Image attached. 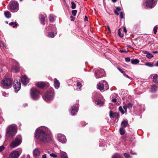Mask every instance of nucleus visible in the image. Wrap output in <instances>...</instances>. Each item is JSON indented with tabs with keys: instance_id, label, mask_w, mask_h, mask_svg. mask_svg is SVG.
Wrapping results in <instances>:
<instances>
[{
	"instance_id": "nucleus-58",
	"label": "nucleus",
	"mask_w": 158,
	"mask_h": 158,
	"mask_svg": "<svg viewBox=\"0 0 158 158\" xmlns=\"http://www.w3.org/2000/svg\"><path fill=\"white\" fill-rule=\"evenodd\" d=\"M42 158H47L46 154H45L43 155L42 156Z\"/></svg>"
},
{
	"instance_id": "nucleus-46",
	"label": "nucleus",
	"mask_w": 158,
	"mask_h": 158,
	"mask_svg": "<svg viewBox=\"0 0 158 158\" xmlns=\"http://www.w3.org/2000/svg\"><path fill=\"white\" fill-rule=\"evenodd\" d=\"M50 156L51 157H56L57 156V155H56L54 153H51V154H50Z\"/></svg>"
},
{
	"instance_id": "nucleus-34",
	"label": "nucleus",
	"mask_w": 158,
	"mask_h": 158,
	"mask_svg": "<svg viewBox=\"0 0 158 158\" xmlns=\"http://www.w3.org/2000/svg\"><path fill=\"white\" fill-rule=\"evenodd\" d=\"M48 37H50L51 38L54 37L55 36L54 33L53 32H49L48 33Z\"/></svg>"
},
{
	"instance_id": "nucleus-63",
	"label": "nucleus",
	"mask_w": 158,
	"mask_h": 158,
	"mask_svg": "<svg viewBox=\"0 0 158 158\" xmlns=\"http://www.w3.org/2000/svg\"><path fill=\"white\" fill-rule=\"evenodd\" d=\"M152 52L154 53H158V51H153Z\"/></svg>"
},
{
	"instance_id": "nucleus-2",
	"label": "nucleus",
	"mask_w": 158,
	"mask_h": 158,
	"mask_svg": "<svg viewBox=\"0 0 158 158\" xmlns=\"http://www.w3.org/2000/svg\"><path fill=\"white\" fill-rule=\"evenodd\" d=\"M17 131V127L14 124L8 126L6 131V135L7 137L12 138L16 134Z\"/></svg>"
},
{
	"instance_id": "nucleus-31",
	"label": "nucleus",
	"mask_w": 158,
	"mask_h": 158,
	"mask_svg": "<svg viewBox=\"0 0 158 158\" xmlns=\"http://www.w3.org/2000/svg\"><path fill=\"white\" fill-rule=\"evenodd\" d=\"M145 65L150 67H152L154 66L152 63L149 62L145 63Z\"/></svg>"
},
{
	"instance_id": "nucleus-29",
	"label": "nucleus",
	"mask_w": 158,
	"mask_h": 158,
	"mask_svg": "<svg viewBox=\"0 0 158 158\" xmlns=\"http://www.w3.org/2000/svg\"><path fill=\"white\" fill-rule=\"evenodd\" d=\"M112 158H124L119 154L116 153L114 154Z\"/></svg>"
},
{
	"instance_id": "nucleus-59",
	"label": "nucleus",
	"mask_w": 158,
	"mask_h": 158,
	"mask_svg": "<svg viewBox=\"0 0 158 158\" xmlns=\"http://www.w3.org/2000/svg\"><path fill=\"white\" fill-rule=\"evenodd\" d=\"M2 95L3 96H5L7 94L6 92H3L2 93Z\"/></svg>"
},
{
	"instance_id": "nucleus-22",
	"label": "nucleus",
	"mask_w": 158,
	"mask_h": 158,
	"mask_svg": "<svg viewBox=\"0 0 158 158\" xmlns=\"http://www.w3.org/2000/svg\"><path fill=\"white\" fill-rule=\"evenodd\" d=\"M4 15L5 17L8 19L11 17V14L9 11H6L4 12Z\"/></svg>"
},
{
	"instance_id": "nucleus-36",
	"label": "nucleus",
	"mask_w": 158,
	"mask_h": 158,
	"mask_svg": "<svg viewBox=\"0 0 158 158\" xmlns=\"http://www.w3.org/2000/svg\"><path fill=\"white\" fill-rule=\"evenodd\" d=\"M10 25L12 26L13 25V27H15L16 26H17L18 25V24L16 23V22L15 23L14 22H11L9 23Z\"/></svg>"
},
{
	"instance_id": "nucleus-19",
	"label": "nucleus",
	"mask_w": 158,
	"mask_h": 158,
	"mask_svg": "<svg viewBox=\"0 0 158 158\" xmlns=\"http://www.w3.org/2000/svg\"><path fill=\"white\" fill-rule=\"evenodd\" d=\"M60 83L59 81L56 78H55L54 79V86L56 89H58L60 87Z\"/></svg>"
},
{
	"instance_id": "nucleus-32",
	"label": "nucleus",
	"mask_w": 158,
	"mask_h": 158,
	"mask_svg": "<svg viewBox=\"0 0 158 158\" xmlns=\"http://www.w3.org/2000/svg\"><path fill=\"white\" fill-rule=\"evenodd\" d=\"M61 158H68L67 154L66 153L64 152L61 154Z\"/></svg>"
},
{
	"instance_id": "nucleus-9",
	"label": "nucleus",
	"mask_w": 158,
	"mask_h": 158,
	"mask_svg": "<svg viewBox=\"0 0 158 158\" xmlns=\"http://www.w3.org/2000/svg\"><path fill=\"white\" fill-rule=\"evenodd\" d=\"M94 71H95V76L97 78H100L105 76V73L103 69L100 68L95 69Z\"/></svg>"
},
{
	"instance_id": "nucleus-18",
	"label": "nucleus",
	"mask_w": 158,
	"mask_h": 158,
	"mask_svg": "<svg viewBox=\"0 0 158 158\" xmlns=\"http://www.w3.org/2000/svg\"><path fill=\"white\" fill-rule=\"evenodd\" d=\"M40 152L38 149H35L33 151V155L35 158L38 157L40 155Z\"/></svg>"
},
{
	"instance_id": "nucleus-52",
	"label": "nucleus",
	"mask_w": 158,
	"mask_h": 158,
	"mask_svg": "<svg viewBox=\"0 0 158 158\" xmlns=\"http://www.w3.org/2000/svg\"><path fill=\"white\" fill-rule=\"evenodd\" d=\"M118 70L120 72H121L122 73H123V74L124 73V72H123V71L120 68H118Z\"/></svg>"
},
{
	"instance_id": "nucleus-57",
	"label": "nucleus",
	"mask_w": 158,
	"mask_h": 158,
	"mask_svg": "<svg viewBox=\"0 0 158 158\" xmlns=\"http://www.w3.org/2000/svg\"><path fill=\"white\" fill-rule=\"evenodd\" d=\"M143 53L144 54H148L149 52L147 51H143Z\"/></svg>"
},
{
	"instance_id": "nucleus-1",
	"label": "nucleus",
	"mask_w": 158,
	"mask_h": 158,
	"mask_svg": "<svg viewBox=\"0 0 158 158\" xmlns=\"http://www.w3.org/2000/svg\"><path fill=\"white\" fill-rule=\"evenodd\" d=\"M35 137L39 141L44 142H50L52 140L51 134L47 133L46 131L41 128H37L35 131Z\"/></svg>"
},
{
	"instance_id": "nucleus-8",
	"label": "nucleus",
	"mask_w": 158,
	"mask_h": 158,
	"mask_svg": "<svg viewBox=\"0 0 158 158\" xmlns=\"http://www.w3.org/2000/svg\"><path fill=\"white\" fill-rule=\"evenodd\" d=\"M31 96L32 99L36 100L40 97V91L35 88H33L31 89Z\"/></svg>"
},
{
	"instance_id": "nucleus-60",
	"label": "nucleus",
	"mask_w": 158,
	"mask_h": 158,
	"mask_svg": "<svg viewBox=\"0 0 158 158\" xmlns=\"http://www.w3.org/2000/svg\"><path fill=\"white\" fill-rule=\"evenodd\" d=\"M107 28H108V29L109 31L110 32H111V31H110V27L109 26H108Z\"/></svg>"
},
{
	"instance_id": "nucleus-35",
	"label": "nucleus",
	"mask_w": 158,
	"mask_h": 158,
	"mask_svg": "<svg viewBox=\"0 0 158 158\" xmlns=\"http://www.w3.org/2000/svg\"><path fill=\"white\" fill-rule=\"evenodd\" d=\"M146 56L148 59H151L152 58L153 56L152 54L149 53L148 54L146 55Z\"/></svg>"
},
{
	"instance_id": "nucleus-25",
	"label": "nucleus",
	"mask_w": 158,
	"mask_h": 158,
	"mask_svg": "<svg viewBox=\"0 0 158 158\" xmlns=\"http://www.w3.org/2000/svg\"><path fill=\"white\" fill-rule=\"evenodd\" d=\"M40 19L42 23H43L45 20V17L44 15H41L40 16Z\"/></svg>"
},
{
	"instance_id": "nucleus-38",
	"label": "nucleus",
	"mask_w": 158,
	"mask_h": 158,
	"mask_svg": "<svg viewBox=\"0 0 158 158\" xmlns=\"http://www.w3.org/2000/svg\"><path fill=\"white\" fill-rule=\"evenodd\" d=\"M123 155L126 158H131V156H130L129 154L125 153H124Z\"/></svg>"
},
{
	"instance_id": "nucleus-21",
	"label": "nucleus",
	"mask_w": 158,
	"mask_h": 158,
	"mask_svg": "<svg viewBox=\"0 0 158 158\" xmlns=\"http://www.w3.org/2000/svg\"><path fill=\"white\" fill-rule=\"evenodd\" d=\"M153 76V81L155 83H156L157 85H158V81H157V79L158 78V75L157 74H153L152 75H151L150 76V77H152V76Z\"/></svg>"
},
{
	"instance_id": "nucleus-44",
	"label": "nucleus",
	"mask_w": 158,
	"mask_h": 158,
	"mask_svg": "<svg viewBox=\"0 0 158 158\" xmlns=\"http://www.w3.org/2000/svg\"><path fill=\"white\" fill-rule=\"evenodd\" d=\"M128 51V50L127 49V50H124V49L120 50H119V52L120 53H124V52H127Z\"/></svg>"
},
{
	"instance_id": "nucleus-49",
	"label": "nucleus",
	"mask_w": 158,
	"mask_h": 158,
	"mask_svg": "<svg viewBox=\"0 0 158 158\" xmlns=\"http://www.w3.org/2000/svg\"><path fill=\"white\" fill-rule=\"evenodd\" d=\"M125 60L127 62H129L131 60L130 58V57H126L125 58Z\"/></svg>"
},
{
	"instance_id": "nucleus-13",
	"label": "nucleus",
	"mask_w": 158,
	"mask_h": 158,
	"mask_svg": "<svg viewBox=\"0 0 158 158\" xmlns=\"http://www.w3.org/2000/svg\"><path fill=\"white\" fill-rule=\"evenodd\" d=\"M58 140L62 143H65L67 141L66 137L64 135L62 134H58L57 135Z\"/></svg>"
},
{
	"instance_id": "nucleus-10",
	"label": "nucleus",
	"mask_w": 158,
	"mask_h": 158,
	"mask_svg": "<svg viewBox=\"0 0 158 158\" xmlns=\"http://www.w3.org/2000/svg\"><path fill=\"white\" fill-rule=\"evenodd\" d=\"M157 1V0H146L144 2V5L147 7L152 8L155 6Z\"/></svg>"
},
{
	"instance_id": "nucleus-16",
	"label": "nucleus",
	"mask_w": 158,
	"mask_h": 158,
	"mask_svg": "<svg viewBox=\"0 0 158 158\" xmlns=\"http://www.w3.org/2000/svg\"><path fill=\"white\" fill-rule=\"evenodd\" d=\"M11 70L12 72L17 73L19 70V65L18 64H16L15 65H14L11 68Z\"/></svg>"
},
{
	"instance_id": "nucleus-26",
	"label": "nucleus",
	"mask_w": 158,
	"mask_h": 158,
	"mask_svg": "<svg viewBox=\"0 0 158 158\" xmlns=\"http://www.w3.org/2000/svg\"><path fill=\"white\" fill-rule=\"evenodd\" d=\"M128 124V122L126 121H123L121 123L122 126L124 127H127Z\"/></svg>"
},
{
	"instance_id": "nucleus-12",
	"label": "nucleus",
	"mask_w": 158,
	"mask_h": 158,
	"mask_svg": "<svg viewBox=\"0 0 158 158\" xmlns=\"http://www.w3.org/2000/svg\"><path fill=\"white\" fill-rule=\"evenodd\" d=\"M14 88L16 92L18 91L20 89L21 87V83L20 81H18V80H15L14 81Z\"/></svg>"
},
{
	"instance_id": "nucleus-24",
	"label": "nucleus",
	"mask_w": 158,
	"mask_h": 158,
	"mask_svg": "<svg viewBox=\"0 0 158 158\" xmlns=\"http://www.w3.org/2000/svg\"><path fill=\"white\" fill-rule=\"evenodd\" d=\"M115 120L118 119L119 118V114L117 112H115L113 114V117Z\"/></svg>"
},
{
	"instance_id": "nucleus-28",
	"label": "nucleus",
	"mask_w": 158,
	"mask_h": 158,
	"mask_svg": "<svg viewBox=\"0 0 158 158\" xmlns=\"http://www.w3.org/2000/svg\"><path fill=\"white\" fill-rule=\"evenodd\" d=\"M157 86L155 85H154L152 86L151 87V92L152 93L155 92L157 89Z\"/></svg>"
},
{
	"instance_id": "nucleus-27",
	"label": "nucleus",
	"mask_w": 158,
	"mask_h": 158,
	"mask_svg": "<svg viewBox=\"0 0 158 158\" xmlns=\"http://www.w3.org/2000/svg\"><path fill=\"white\" fill-rule=\"evenodd\" d=\"M119 131L121 135H123L125 133V130L123 127H121L120 128Z\"/></svg>"
},
{
	"instance_id": "nucleus-48",
	"label": "nucleus",
	"mask_w": 158,
	"mask_h": 158,
	"mask_svg": "<svg viewBox=\"0 0 158 158\" xmlns=\"http://www.w3.org/2000/svg\"><path fill=\"white\" fill-rule=\"evenodd\" d=\"M123 108L125 110V111L126 113L127 112V106L126 105L124 106H123Z\"/></svg>"
},
{
	"instance_id": "nucleus-39",
	"label": "nucleus",
	"mask_w": 158,
	"mask_h": 158,
	"mask_svg": "<svg viewBox=\"0 0 158 158\" xmlns=\"http://www.w3.org/2000/svg\"><path fill=\"white\" fill-rule=\"evenodd\" d=\"M71 8L72 9H74L76 7V4L73 2H71Z\"/></svg>"
},
{
	"instance_id": "nucleus-43",
	"label": "nucleus",
	"mask_w": 158,
	"mask_h": 158,
	"mask_svg": "<svg viewBox=\"0 0 158 158\" xmlns=\"http://www.w3.org/2000/svg\"><path fill=\"white\" fill-rule=\"evenodd\" d=\"M157 31V26H155L153 28L154 33L155 34H156Z\"/></svg>"
},
{
	"instance_id": "nucleus-62",
	"label": "nucleus",
	"mask_w": 158,
	"mask_h": 158,
	"mask_svg": "<svg viewBox=\"0 0 158 158\" xmlns=\"http://www.w3.org/2000/svg\"><path fill=\"white\" fill-rule=\"evenodd\" d=\"M123 30H124V31L126 32H127V31L125 27H124Z\"/></svg>"
},
{
	"instance_id": "nucleus-50",
	"label": "nucleus",
	"mask_w": 158,
	"mask_h": 158,
	"mask_svg": "<svg viewBox=\"0 0 158 158\" xmlns=\"http://www.w3.org/2000/svg\"><path fill=\"white\" fill-rule=\"evenodd\" d=\"M123 75H124V76L126 77H127V78H128L129 79H130V77L127 74H125L124 73L123 74Z\"/></svg>"
},
{
	"instance_id": "nucleus-30",
	"label": "nucleus",
	"mask_w": 158,
	"mask_h": 158,
	"mask_svg": "<svg viewBox=\"0 0 158 158\" xmlns=\"http://www.w3.org/2000/svg\"><path fill=\"white\" fill-rule=\"evenodd\" d=\"M120 10L121 8L120 7H117L116 9L114 10V11L115 14L117 15H119V13L118 12Z\"/></svg>"
},
{
	"instance_id": "nucleus-20",
	"label": "nucleus",
	"mask_w": 158,
	"mask_h": 158,
	"mask_svg": "<svg viewBox=\"0 0 158 158\" xmlns=\"http://www.w3.org/2000/svg\"><path fill=\"white\" fill-rule=\"evenodd\" d=\"M36 85L40 88H43L45 86L46 84L44 82H39L36 84Z\"/></svg>"
},
{
	"instance_id": "nucleus-42",
	"label": "nucleus",
	"mask_w": 158,
	"mask_h": 158,
	"mask_svg": "<svg viewBox=\"0 0 158 158\" xmlns=\"http://www.w3.org/2000/svg\"><path fill=\"white\" fill-rule=\"evenodd\" d=\"M127 106V108H131L133 106V104L131 102H129L128 104L126 105Z\"/></svg>"
},
{
	"instance_id": "nucleus-17",
	"label": "nucleus",
	"mask_w": 158,
	"mask_h": 158,
	"mask_svg": "<svg viewBox=\"0 0 158 158\" xmlns=\"http://www.w3.org/2000/svg\"><path fill=\"white\" fill-rule=\"evenodd\" d=\"M93 100H95V103L100 106H102L103 104V102L100 100H99L98 98H95V97L94 98Z\"/></svg>"
},
{
	"instance_id": "nucleus-47",
	"label": "nucleus",
	"mask_w": 158,
	"mask_h": 158,
	"mask_svg": "<svg viewBox=\"0 0 158 158\" xmlns=\"http://www.w3.org/2000/svg\"><path fill=\"white\" fill-rule=\"evenodd\" d=\"M5 148L4 146H0V152H1Z\"/></svg>"
},
{
	"instance_id": "nucleus-15",
	"label": "nucleus",
	"mask_w": 158,
	"mask_h": 158,
	"mask_svg": "<svg viewBox=\"0 0 158 158\" xmlns=\"http://www.w3.org/2000/svg\"><path fill=\"white\" fill-rule=\"evenodd\" d=\"M69 111L72 115H74L78 112V108L76 106H74L71 108Z\"/></svg>"
},
{
	"instance_id": "nucleus-51",
	"label": "nucleus",
	"mask_w": 158,
	"mask_h": 158,
	"mask_svg": "<svg viewBox=\"0 0 158 158\" xmlns=\"http://www.w3.org/2000/svg\"><path fill=\"white\" fill-rule=\"evenodd\" d=\"M88 20V17H87V16H85V18H84V21H87Z\"/></svg>"
},
{
	"instance_id": "nucleus-56",
	"label": "nucleus",
	"mask_w": 158,
	"mask_h": 158,
	"mask_svg": "<svg viewBox=\"0 0 158 158\" xmlns=\"http://www.w3.org/2000/svg\"><path fill=\"white\" fill-rule=\"evenodd\" d=\"M112 101L113 102H117V100L115 98H113Z\"/></svg>"
},
{
	"instance_id": "nucleus-54",
	"label": "nucleus",
	"mask_w": 158,
	"mask_h": 158,
	"mask_svg": "<svg viewBox=\"0 0 158 158\" xmlns=\"http://www.w3.org/2000/svg\"><path fill=\"white\" fill-rule=\"evenodd\" d=\"M70 17L71 19V21H73L74 20L75 18L73 16H71Z\"/></svg>"
},
{
	"instance_id": "nucleus-53",
	"label": "nucleus",
	"mask_w": 158,
	"mask_h": 158,
	"mask_svg": "<svg viewBox=\"0 0 158 158\" xmlns=\"http://www.w3.org/2000/svg\"><path fill=\"white\" fill-rule=\"evenodd\" d=\"M120 17L121 19L123 18V14L122 12H121L120 13Z\"/></svg>"
},
{
	"instance_id": "nucleus-11",
	"label": "nucleus",
	"mask_w": 158,
	"mask_h": 158,
	"mask_svg": "<svg viewBox=\"0 0 158 158\" xmlns=\"http://www.w3.org/2000/svg\"><path fill=\"white\" fill-rule=\"evenodd\" d=\"M22 152L21 149L16 150L13 151L9 156V158H18Z\"/></svg>"
},
{
	"instance_id": "nucleus-23",
	"label": "nucleus",
	"mask_w": 158,
	"mask_h": 158,
	"mask_svg": "<svg viewBox=\"0 0 158 158\" xmlns=\"http://www.w3.org/2000/svg\"><path fill=\"white\" fill-rule=\"evenodd\" d=\"M139 61L138 59H132L131 60V63L134 64H136L139 63Z\"/></svg>"
},
{
	"instance_id": "nucleus-14",
	"label": "nucleus",
	"mask_w": 158,
	"mask_h": 158,
	"mask_svg": "<svg viewBox=\"0 0 158 158\" xmlns=\"http://www.w3.org/2000/svg\"><path fill=\"white\" fill-rule=\"evenodd\" d=\"M21 79L22 83L25 86L29 82V79L25 75L22 76Z\"/></svg>"
},
{
	"instance_id": "nucleus-3",
	"label": "nucleus",
	"mask_w": 158,
	"mask_h": 158,
	"mask_svg": "<svg viewBox=\"0 0 158 158\" xmlns=\"http://www.w3.org/2000/svg\"><path fill=\"white\" fill-rule=\"evenodd\" d=\"M54 96V91L53 88H50L45 94L43 97L46 101H50L53 100Z\"/></svg>"
},
{
	"instance_id": "nucleus-5",
	"label": "nucleus",
	"mask_w": 158,
	"mask_h": 158,
	"mask_svg": "<svg viewBox=\"0 0 158 158\" xmlns=\"http://www.w3.org/2000/svg\"><path fill=\"white\" fill-rule=\"evenodd\" d=\"M10 11L12 12L17 11L19 10V4L17 1H11L9 5Z\"/></svg>"
},
{
	"instance_id": "nucleus-40",
	"label": "nucleus",
	"mask_w": 158,
	"mask_h": 158,
	"mask_svg": "<svg viewBox=\"0 0 158 158\" xmlns=\"http://www.w3.org/2000/svg\"><path fill=\"white\" fill-rule=\"evenodd\" d=\"M118 35L121 38H122L123 37V35L120 32V28L118 29Z\"/></svg>"
},
{
	"instance_id": "nucleus-55",
	"label": "nucleus",
	"mask_w": 158,
	"mask_h": 158,
	"mask_svg": "<svg viewBox=\"0 0 158 158\" xmlns=\"http://www.w3.org/2000/svg\"><path fill=\"white\" fill-rule=\"evenodd\" d=\"M87 124V123H85V122H82V123H81V125L82 126H85V125H86Z\"/></svg>"
},
{
	"instance_id": "nucleus-33",
	"label": "nucleus",
	"mask_w": 158,
	"mask_h": 158,
	"mask_svg": "<svg viewBox=\"0 0 158 158\" xmlns=\"http://www.w3.org/2000/svg\"><path fill=\"white\" fill-rule=\"evenodd\" d=\"M118 109L119 111L122 114H123L125 113V111H124L123 109L122 108V106H120L118 108Z\"/></svg>"
},
{
	"instance_id": "nucleus-7",
	"label": "nucleus",
	"mask_w": 158,
	"mask_h": 158,
	"mask_svg": "<svg viewBox=\"0 0 158 158\" xmlns=\"http://www.w3.org/2000/svg\"><path fill=\"white\" fill-rule=\"evenodd\" d=\"M22 137L20 135H17L15 139L11 143L10 146L14 148L20 145L22 143Z\"/></svg>"
},
{
	"instance_id": "nucleus-41",
	"label": "nucleus",
	"mask_w": 158,
	"mask_h": 158,
	"mask_svg": "<svg viewBox=\"0 0 158 158\" xmlns=\"http://www.w3.org/2000/svg\"><path fill=\"white\" fill-rule=\"evenodd\" d=\"M77 12V11L76 10H73L72 11V14L74 16L76 15Z\"/></svg>"
},
{
	"instance_id": "nucleus-61",
	"label": "nucleus",
	"mask_w": 158,
	"mask_h": 158,
	"mask_svg": "<svg viewBox=\"0 0 158 158\" xmlns=\"http://www.w3.org/2000/svg\"><path fill=\"white\" fill-rule=\"evenodd\" d=\"M130 153L131 154H133V155H135V154H136V153H134L133 152H132V151H131L130 152Z\"/></svg>"
},
{
	"instance_id": "nucleus-6",
	"label": "nucleus",
	"mask_w": 158,
	"mask_h": 158,
	"mask_svg": "<svg viewBox=\"0 0 158 158\" xmlns=\"http://www.w3.org/2000/svg\"><path fill=\"white\" fill-rule=\"evenodd\" d=\"M97 88L101 91H102L105 89L106 90H107L109 89V85L107 83L106 81H102L97 84Z\"/></svg>"
},
{
	"instance_id": "nucleus-45",
	"label": "nucleus",
	"mask_w": 158,
	"mask_h": 158,
	"mask_svg": "<svg viewBox=\"0 0 158 158\" xmlns=\"http://www.w3.org/2000/svg\"><path fill=\"white\" fill-rule=\"evenodd\" d=\"M114 113H113L112 111H110V116L111 118L113 117V114Z\"/></svg>"
},
{
	"instance_id": "nucleus-4",
	"label": "nucleus",
	"mask_w": 158,
	"mask_h": 158,
	"mask_svg": "<svg viewBox=\"0 0 158 158\" xmlns=\"http://www.w3.org/2000/svg\"><path fill=\"white\" fill-rule=\"evenodd\" d=\"M12 82V80L9 78H5L2 81L1 86L3 88L7 89L11 87Z\"/></svg>"
},
{
	"instance_id": "nucleus-37",
	"label": "nucleus",
	"mask_w": 158,
	"mask_h": 158,
	"mask_svg": "<svg viewBox=\"0 0 158 158\" xmlns=\"http://www.w3.org/2000/svg\"><path fill=\"white\" fill-rule=\"evenodd\" d=\"M49 19L50 21H53L54 20V16L52 15H49Z\"/></svg>"
},
{
	"instance_id": "nucleus-64",
	"label": "nucleus",
	"mask_w": 158,
	"mask_h": 158,
	"mask_svg": "<svg viewBox=\"0 0 158 158\" xmlns=\"http://www.w3.org/2000/svg\"><path fill=\"white\" fill-rule=\"evenodd\" d=\"M155 66H157V67H158V61H157V62H156V63Z\"/></svg>"
}]
</instances>
